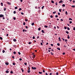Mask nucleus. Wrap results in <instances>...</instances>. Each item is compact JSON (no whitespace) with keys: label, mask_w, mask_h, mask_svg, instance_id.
Wrapping results in <instances>:
<instances>
[{"label":"nucleus","mask_w":75,"mask_h":75,"mask_svg":"<svg viewBox=\"0 0 75 75\" xmlns=\"http://www.w3.org/2000/svg\"><path fill=\"white\" fill-rule=\"evenodd\" d=\"M7 3H8V4H10V3H9V2H7Z\"/></svg>","instance_id":"e2e57ef3"},{"label":"nucleus","mask_w":75,"mask_h":75,"mask_svg":"<svg viewBox=\"0 0 75 75\" xmlns=\"http://www.w3.org/2000/svg\"><path fill=\"white\" fill-rule=\"evenodd\" d=\"M67 29L68 30H70V29L69 28V27H67Z\"/></svg>","instance_id":"ddd939ff"},{"label":"nucleus","mask_w":75,"mask_h":75,"mask_svg":"<svg viewBox=\"0 0 75 75\" xmlns=\"http://www.w3.org/2000/svg\"><path fill=\"white\" fill-rule=\"evenodd\" d=\"M13 20H16V18L14 17L13 18Z\"/></svg>","instance_id":"5fc2aeb1"},{"label":"nucleus","mask_w":75,"mask_h":75,"mask_svg":"<svg viewBox=\"0 0 75 75\" xmlns=\"http://www.w3.org/2000/svg\"><path fill=\"white\" fill-rule=\"evenodd\" d=\"M60 45H59V43H58L57 44V45H58V46H59Z\"/></svg>","instance_id":"a878e982"},{"label":"nucleus","mask_w":75,"mask_h":75,"mask_svg":"<svg viewBox=\"0 0 75 75\" xmlns=\"http://www.w3.org/2000/svg\"><path fill=\"white\" fill-rule=\"evenodd\" d=\"M40 44H41V45H43V44H42V43L41 42V43H40Z\"/></svg>","instance_id":"6e6d98bb"},{"label":"nucleus","mask_w":75,"mask_h":75,"mask_svg":"<svg viewBox=\"0 0 75 75\" xmlns=\"http://www.w3.org/2000/svg\"><path fill=\"white\" fill-rule=\"evenodd\" d=\"M38 30L39 31H40V30H41V28H38Z\"/></svg>","instance_id":"1a4fd4ad"},{"label":"nucleus","mask_w":75,"mask_h":75,"mask_svg":"<svg viewBox=\"0 0 75 75\" xmlns=\"http://www.w3.org/2000/svg\"><path fill=\"white\" fill-rule=\"evenodd\" d=\"M21 14H22V15H24V13L23 12H21Z\"/></svg>","instance_id":"b1692460"},{"label":"nucleus","mask_w":75,"mask_h":75,"mask_svg":"<svg viewBox=\"0 0 75 75\" xmlns=\"http://www.w3.org/2000/svg\"><path fill=\"white\" fill-rule=\"evenodd\" d=\"M33 39H35V37L33 36Z\"/></svg>","instance_id":"a18cd8bd"},{"label":"nucleus","mask_w":75,"mask_h":75,"mask_svg":"<svg viewBox=\"0 0 75 75\" xmlns=\"http://www.w3.org/2000/svg\"><path fill=\"white\" fill-rule=\"evenodd\" d=\"M65 13H66V15H68V12H67V11H66Z\"/></svg>","instance_id":"9d476101"},{"label":"nucleus","mask_w":75,"mask_h":75,"mask_svg":"<svg viewBox=\"0 0 75 75\" xmlns=\"http://www.w3.org/2000/svg\"><path fill=\"white\" fill-rule=\"evenodd\" d=\"M21 10V8H20L19 9V11H20Z\"/></svg>","instance_id":"8fccbe9b"},{"label":"nucleus","mask_w":75,"mask_h":75,"mask_svg":"<svg viewBox=\"0 0 75 75\" xmlns=\"http://www.w3.org/2000/svg\"><path fill=\"white\" fill-rule=\"evenodd\" d=\"M68 39H69L70 37H69V36H68L67 37Z\"/></svg>","instance_id":"864d4df0"},{"label":"nucleus","mask_w":75,"mask_h":75,"mask_svg":"<svg viewBox=\"0 0 75 75\" xmlns=\"http://www.w3.org/2000/svg\"><path fill=\"white\" fill-rule=\"evenodd\" d=\"M13 65H15L16 64H15V63H13Z\"/></svg>","instance_id":"a19ab883"},{"label":"nucleus","mask_w":75,"mask_h":75,"mask_svg":"<svg viewBox=\"0 0 75 75\" xmlns=\"http://www.w3.org/2000/svg\"><path fill=\"white\" fill-rule=\"evenodd\" d=\"M48 49L49 50H51V47H49V48H48Z\"/></svg>","instance_id":"13d9d810"},{"label":"nucleus","mask_w":75,"mask_h":75,"mask_svg":"<svg viewBox=\"0 0 75 75\" xmlns=\"http://www.w3.org/2000/svg\"><path fill=\"white\" fill-rule=\"evenodd\" d=\"M31 25H34V23H33L31 24Z\"/></svg>","instance_id":"f8f14e48"},{"label":"nucleus","mask_w":75,"mask_h":75,"mask_svg":"<svg viewBox=\"0 0 75 75\" xmlns=\"http://www.w3.org/2000/svg\"><path fill=\"white\" fill-rule=\"evenodd\" d=\"M53 14H55V13H56V12H53Z\"/></svg>","instance_id":"58836bf2"},{"label":"nucleus","mask_w":75,"mask_h":75,"mask_svg":"<svg viewBox=\"0 0 75 75\" xmlns=\"http://www.w3.org/2000/svg\"><path fill=\"white\" fill-rule=\"evenodd\" d=\"M25 21H28V19H25Z\"/></svg>","instance_id":"680f3d73"},{"label":"nucleus","mask_w":75,"mask_h":75,"mask_svg":"<svg viewBox=\"0 0 75 75\" xmlns=\"http://www.w3.org/2000/svg\"><path fill=\"white\" fill-rule=\"evenodd\" d=\"M27 64L26 63H24V65H27Z\"/></svg>","instance_id":"72a5a7b5"},{"label":"nucleus","mask_w":75,"mask_h":75,"mask_svg":"<svg viewBox=\"0 0 75 75\" xmlns=\"http://www.w3.org/2000/svg\"><path fill=\"white\" fill-rule=\"evenodd\" d=\"M0 40H3V38L1 37H0Z\"/></svg>","instance_id":"f3484780"},{"label":"nucleus","mask_w":75,"mask_h":75,"mask_svg":"<svg viewBox=\"0 0 75 75\" xmlns=\"http://www.w3.org/2000/svg\"><path fill=\"white\" fill-rule=\"evenodd\" d=\"M39 73L40 74H42V72H39Z\"/></svg>","instance_id":"5701e85b"},{"label":"nucleus","mask_w":75,"mask_h":75,"mask_svg":"<svg viewBox=\"0 0 75 75\" xmlns=\"http://www.w3.org/2000/svg\"><path fill=\"white\" fill-rule=\"evenodd\" d=\"M5 64L6 65H8V64H8V62H6V63H5Z\"/></svg>","instance_id":"20e7f679"},{"label":"nucleus","mask_w":75,"mask_h":75,"mask_svg":"<svg viewBox=\"0 0 75 75\" xmlns=\"http://www.w3.org/2000/svg\"><path fill=\"white\" fill-rule=\"evenodd\" d=\"M69 20H72V18H69Z\"/></svg>","instance_id":"c03bdc74"},{"label":"nucleus","mask_w":75,"mask_h":75,"mask_svg":"<svg viewBox=\"0 0 75 75\" xmlns=\"http://www.w3.org/2000/svg\"><path fill=\"white\" fill-rule=\"evenodd\" d=\"M62 3V1H60L59 2V3Z\"/></svg>","instance_id":"393cba45"},{"label":"nucleus","mask_w":75,"mask_h":75,"mask_svg":"<svg viewBox=\"0 0 75 75\" xmlns=\"http://www.w3.org/2000/svg\"><path fill=\"white\" fill-rule=\"evenodd\" d=\"M42 33H45V32H44V30H42Z\"/></svg>","instance_id":"0eeeda50"},{"label":"nucleus","mask_w":75,"mask_h":75,"mask_svg":"<svg viewBox=\"0 0 75 75\" xmlns=\"http://www.w3.org/2000/svg\"><path fill=\"white\" fill-rule=\"evenodd\" d=\"M44 6H42V9H43V8H44Z\"/></svg>","instance_id":"4c0bfd02"},{"label":"nucleus","mask_w":75,"mask_h":75,"mask_svg":"<svg viewBox=\"0 0 75 75\" xmlns=\"http://www.w3.org/2000/svg\"><path fill=\"white\" fill-rule=\"evenodd\" d=\"M21 70H22V72H24V70H23V69H21Z\"/></svg>","instance_id":"bb28decb"},{"label":"nucleus","mask_w":75,"mask_h":75,"mask_svg":"<svg viewBox=\"0 0 75 75\" xmlns=\"http://www.w3.org/2000/svg\"><path fill=\"white\" fill-rule=\"evenodd\" d=\"M49 75H52V73H50L49 74Z\"/></svg>","instance_id":"052dcab7"},{"label":"nucleus","mask_w":75,"mask_h":75,"mask_svg":"<svg viewBox=\"0 0 75 75\" xmlns=\"http://www.w3.org/2000/svg\"><path fill=\"white\" fill-rule=\"evenodd\" d=\"M65 42H67L68 41V40L67 39H65Z\"/></svg>","instance_id":"7c9ffc66"},{"label":"nucleus","mask_w":75,"mask_h":75,"mask_svg":"<svg viewBox=\"0 0 75 75\" xmlns=\"http://www.w3.org/2000/svg\"><path fill=\"white\" fill-rule=\"evenodd\" d=\"M51 46H53V44H51Z\"/></svg>","instance_id":"774afa93"},{"label":"nucleus","mask_w":75,"mask_h":75,"mask_svg":"<svg viewBox=\"0 0 75 75\" xmlns=\"http://www.w3.org/2000/svg\"><path fill=\"white\" fill-rule=\"evenodd\" d=\"M45 75H48V74H47V73H45Z\"/></svg>","instance_id":"338daca9"},{"label":"nucleus","mask_w":75,"mask_h":75,"mask_svg":"<svg viewBox=\"0 0 75 75\" xmlns=\"http://www.w3.org/2000/svg\"><path fill=\"white\" fill-rule=\"evenodd\" d=\"M57 50H60V48H58V47H57Z\"/></svg>","instance_id":"cd10ccee"},{"label":"nucleus","mask_w":75,"mask_h":75,"mask_svg":"<svg viewBox=\"0 0 75 75\" xmlns=\"http://www.w3.org/2000/svg\"><path fill=\"white\" fill-rule=\"evenodd\" d=\"M10 73L11 74H13V71H11L10 72Z\"/></svg>","instance_id":"c756f323"},{"label":"nucleus","mask_w":75,"mask_h":75,"mask_svg":"<svg viewBox=\"0 0 75 75\" xmlns=\"http://www.w3.org/2000/svg\"><path fill=\"white\" fill-rule=\"evenodd\" d=\"M6 8H4V11H6Z\"/></svg>","instance_id":"c9c22d12"},{"label":"nucleus","mask_w":75,"mask_h":75,"mask_svg":"<svg viewBox=\"0 0 75 75\" xmlns=\"http://www.w3.org/2000/svg\"><path fill=\"white\" fill-rule=\"evenodd\" d=\"M58 17V15H56L55 16V17L56 18H57V17Z\"/></svg>","instance_id":"423d86ee"},{"label":"nucleus","mask_w":75,"mask_h":75,"mask_svg":"<svg viewBox=\"0 0 75 75\" xmlns=\"http://www.w3.org/2000/svg\"><path fill=\"white\" fill-rule=\"evenodd\" d=\"M27 72L28 73H30V70H28Z\"/></svg>","instance_id":"dca6fc26"},{"label":"nucleus","mask_w":75,"mask_h":75,"mask_svg":"<svg viewBox=\"0 0 75 75\" xmlns=\"http://www.w3.org/2000/svg\"><path fill=\"white\" fill-rule=\"evenodd\" d=\"M44 27H46V28H47L48 26H47V25H45Z\"/></svg>","instance_id":"aec40b11"},{"label":"nucleus","mask_w":75,"mask_h":75,"mask_svg":"<svg viewBox=\"0 0 75 75\" xmlns=\"http://www.w3.org/2000/svg\"><path fill=\"white\" fill-rule=\"evenodd\" d=\"M6 74H7L8 73V72H9V71H6Z\"/></svg>","instance_id":"39448f33"},{"label":"nucleus","mask_w":75,"mask_h":75,"mask_svg":"<svg viewBox=\"0 0 75 75\" xmlns=\"http://www.w3.org/2000/svg\"><path fill=\"white\" fill-rule=\"evenodd\" d=\"M50 54H52V55H54V54H53L52 53V52H50Z\"/></svg>","instance_id":"f704fd0d"},{"label":"nucleus","mask_w":75,"mask_h":75,"mask_svg":"<svg viewBox=\"0 0 75 75\" xmlns=\"http://www.w3.org/2000/svg\"><path fill=\"white\" fill-rule=\"evenodd\" d=\"M66 33H67V34H69V32L68 31H66L65 32Z\"/></svg>","instance_id":"2eb2a0df"},{"label":"nucleus","mask_w":75,"mask_h":75,"mask_svg":"<svg viewBox=\"0 0 75 75\" xmlns=\"http://www.w3.org/2000/svg\"><path fill=\"white\" fill-rule=\"evenodd\" d=\"M23 25H25V23L24 22V23H23Z\"/></svg>","instance_id":"4be33fe9"},{"label":"nucleus","mask_w":75,"mask_h":75,"mask_svg":"<svg viewBox=\"0 0 75 75\" xmlns=\"http://www.w3.org/2000/svg\"><path fill=\"white\" fill-rule=\"evenodd\" d=\"M18 54L19 55H20L21 54V53H20V52H18Z\"/></svg>","instance_id":"473e14b6"},{"label":"nucleus","mask_w":75,"mask_h":75,"mask_svg":"<svg viewBox=\"0 0 75 75\" xmlns=\"http://www.w3.org/2000/svg\"><path fill=\"white\" fill-rule=\"evenodd\" d=\"M13 41L14 42H16V41H17V40H16V39H13Z\"/></svg>","instance_id":"7ed1b4c3"},{"label":"nucleus","mask_w":75,"mask_h":75,"mask_svg":"<svg viewBox=\"0 0 75 75\" xmlns=\"http://www.w3.org/2000/svg\"><path fill=\"white\" fill-rule=\"evenodd\" d=\"M13 53L14 54H16V52L14 51L13 52Z\"/></svg>","instance_id":"4468645a"},{"label":"nucleus","mask_w":75,"mask_h":75,"mask_svg":"<svg viewBox=\"0 0 75 75\" xmlns=\"http://www.w3.org/2000/svg\"><path fill=\"white\" fill-rule=\"evenodd\" d=\"M23 32H24V31H25V30L23 29Z\"/></svg>","instance_id":"603ef678"},{"label":"nucleus","mask_w":75,"mask_h":75,"mask_svg":"<svg viewBox=\"0 0 75 75\" xmlns=\"http://www.w3.org/2000/svg\"><path fill=\"white\" fill-rule=\"evenodd\" d=\"M55 4L56 5V6H57V5H58V4L57 3V2Z\"/></svg>","instance_id":"3c124183"},{"label":"nucleus","mask_w":75,"mask_h":75,"mask_svg":"<svg viewBox=\"0 0 75 75\" xmlns=\"http://www.w3.org/2000/svg\"><path fill=\"white\" fill-rule=\"evenodd\" d=\"M13 13H14V14H16V11H14Z\"/></svg>","instance_id":"79ce46f5"},{"label":"nucleus","mask_w":75,"mask_h":75,"mask_svg":"<svg viewBox=\"0 0 75 75\" xmlns=\"http://www.w3.org/2000/svg\"><path fill=\"white\" fill-rule=\"evenodd\" d=\"M61 21H64V20H63V19H61Z\"/></svg>","instance_id":"ea45409f"},{"label":"nucleus","mask_w":75,"mask_h":75,"mask_svg":"<svg viewBox=\"0 0 75 75\" xmlns=\"http://www.w3.org/2000/svg\"><path fill=\"white\" fill-rule=\"evenodd\" d=\"M50 17H51V18H52L53 17V16L52 15H51L50 16Z\"/></svg>","instance_id":"c85d7f7f"},{"label":"nucleus","mask_w":75,"mask_h":75,"mask_svg":"<svg viewBox=\"0 0 75 75\" xmlns=\"http://www.w3.org/2000/svg\"><path fill=\"white\" fill-rule=\"evenodd\" d=\"M3 53H4L5 52V51L3 50L2 51Z\"/></svg>","instance_id":"a211bd4d"},{"label":"nucleus","mask_w":75,"mask_h":75,"mask_svg":"<svg viewBox=\"0 0 75 75\" xmlns=\"http://www.w3.org/2000/svg\"><path fill=\"white\" fill-rule=\"evenodd\" d=\"M32 69H35V70L36 69V68L35 67H32Z\"/></svg>","instance_id":"f03ea898"},{"label":"nucleus","mask_w":75,"mask_h":75,"mask_svg":"<svg viewBox=\"0 0 75 75\" xmlns=\"http://www.w3.org/2000/svg\"><path fill=\"white\" fill-rule=\"evenodd\" d=\"M12 58H14V56H13L12 57Z\"/></svg>","instance_id":"69168bd1"},{"label":"nucleus","mask_w":75,"mask_h":75,"mask_svg":"<svg viewBox=\"0 0 75 75\" xmlns=\"http://www.w3.org/2000/svg\"><path fill=\"white\" fill-rule=\"evenodd\" d=\"M56 75H58V72H57L56 73Z\"/></svg>","instance_id":"37998d69"},{"label":"nucleus","mask_w":75,"mask_h":75,"mask_svg":"<svg viewBox=\"0 0 75 75\" xmlns=\"http://www.w3.org/2000/svg\"><path fill=\"white\" fill-rule=\"evenodd\" d=\"M62 6L63 7H65V4H63L62 5Z\"/></svg>","instance_id":"9b49d317"},{"label":"nucleus","mask_w":75,"mask_h":75,"mask_svg":"<svg viewBox=\"0 0 75 75\" xmlns=\"http://www.w3.org/2000/svg\"><path fill=\"white\" fill-rule=\"evenodd\" d=\"M69 23H70V24H71V23H72V21H70Z\"/></svg>","instance_id":"09e8293b"},{"label":"nucleus","mask_w":75,"mask_h":75,"mask_svg":"<svg viewBox=\"0 0 75 75\" xmlns=\"http://www.w3.org/2000/svg\"><path fill=\"white\" fill-rule=\"evenodd\" d=\"M51 2L52 3H54V1L52 0L51 1Z\"/></svg>","instance_id":"6e6552de"},{"label":"nucleus","mask_w":75,"mask_h":75,"mask_svg":"<svg viewBox=\"0 0 75 75\" xmlns=\"http://www.w3.org/2000/svg\"><path fill=\"white\" fill-rule=\"evenodd\" d=\"M75 6L74 5L71 6V7H73V8L75 7Z\"/></svg>","instance_id":"412c9836"},{"label":"nucleus","mask_w":75,"mask_h":75,"mask_svg":"<svg viewBox=\"0 0 75 75\" xmlns=\"http://www.w3.org/2000/svg\"><path fill=\"white\" fill-rule=\"evenodd\" d=\"M59 11L60 12H61V9H59Z\"/></svg>","instance_id":"2f4dec72"},{"label":"nucleus","mask_w":75,"mask_h":75,"mask_svg":"<svg viewBox=\"0 0 75 75\" xmlns=\"http://www.w3.org/2000/svg\"><path fill=\"white\" fill-rule=\"evenodd\" d=\"M73 30H75V27H74L73 28Z\"/></svg>","instance_id":"0e129e2a"},{"label":"nucleus","mask_w":75,"mask_h":75,"mask_svg":"<svg viewBox=\"0 0 75 75\" xmlns=\"http://www.w3.org/2000/svg\"><path fill=\"white\" fill-rule=\"evenodd\" d=\"M15 9H17V7H16L15 8Z\"/></svg>","instance_id":"49530a36"},{"label":"nucleus","mask_w":75,"mask_h":75,"mask_svg":"<svg viewBox=\"0 0 75 75\" xmlns=\"http://www.w3.org/2000/svg\"><path fill=\"white\" fill-rule=\"evenodd\" d=\"M19 60H20V61H21V60H22V58H20L19 59Z\"/></svg>","instance_id":"de8ad7c7"},{"label":"nucleus","mask_w":75,"mask_h":75,"mask_svg":"<svg viewBox=\"0 0 75 75\" xmlns=\"http://www.w3.org/2000/svg\"><path fill=\"white\" fill-rule=\"evenodd\" d=\"M58 15H60V13H58Z\"/></svg>","instance_id":"4d7b16f0"},{"label":"nucleus","mask_w":75,"mask_h":75,"mask_svg":"<svg viewBox=\"0 0 75 75\" xmlns=\"http://www.w3.org/2000/svg\"><path fill=\"white\" fill-rule=\"evenodd\" d=\"M64 28L65 30H66V29H67V27H64Z\"/></svg>","instance_id":"e433bc0d"},{"label":"nucleus","mask_w":75,"mask_h":75,"mask_svg":"<svg viewBox=\"0 0 75 75\" xmlns=\"http://www.w3.org/2000/svg\"><path fill=\"white\" fill-rule=\"evenodd\" d=\"M57 28H58V29L59 28V26H57Z\"/></svg>","instance_id":"bf43d9fd"},{"label":"nucleus","mask_w":75,"mask_h":75,"mask_svg":"<svg viewBox=\"0 0 75 75\" xmlns=\"http://www.w3.org/2000/svg\"><path fill=\"white\" fill-rule=\"evenodd\" d=\"M3 3L2 2L1 3V6H3Z\"/></svg>","instance_id":"6ab92c4d"},{"label":"nucleus","mask_w":75,"mask_h":75,"mask_svg":"<svg viewBox=\"0 0 75 75\" xmlns=\"http://www.w3.org/2000/svg\"><path fill=\"white\" fill-rule=\"evenodd\" d=\"M4 17V15H2V14H1L0 15V17L1 18V17Z\"/></svg>","instance_id":"f257e3e1"}]
</instances>
